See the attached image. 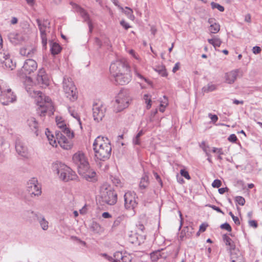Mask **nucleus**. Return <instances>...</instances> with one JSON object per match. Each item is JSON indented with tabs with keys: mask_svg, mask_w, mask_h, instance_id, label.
<instances>
[{
	"mask_svg": "<svg viewBox=\"0 0 262 262\" xmlns=\"http://www.w3.org/2000/svg\"><path fill=\"white\" fill-rule=\"evenodd\" d=\"M208 116L212 121L214 123L216 122L218 120V117L216 115H212L211 114H209Z\"/></svg>",
	"mask_w": 262,
	"mask_h": 262,
	"instance_id": "nucleus-56",
	"label": "nucleus"
},
{
	"mask_svg": "<svg viewBox=\"0 0 262 262\" xmlns=\"http://www.w3.org/2000/svg\"><path fill=\"white\" fill-rule=\"evenodd\" d=\"M83 171V173L79 174L82 175L85 180L90 182H95L97 180L96 173L94 170L88 168Z\"/></svg>",
	"mask_w": 262,
	"mask_h": 262,
	"instance_id": "nucleus-23",
	"label": "nucleus"
},
{
	"mask_svg": "<svg viewBox=\"0 0 262 262\" xmlns=\"http://www.w3.org/2000/svg\"><path fill=\"white\" fill-rule=\"evenodd\" d=\"M211 8L213 9H217L220 12H223L225 10L224 7L223 6H221V5H220L217 3H214V2H211Z\"/></svg>",
	"mask_w": 262,
	"mask_h": 262,
	"instance_id": "nucleus-42",
	"label": "nucleus"
},
{
	"mask_svg": "<svg viewBox=\"0 0 262 262\" xmlns=\"http://www.w3.org/2000/svg\"><path fill=\"white\" fill-rule=\"evenodd\" d=\"M100 194L102 202L108 205H113L117 201V193L107 184H103L100 187Z\"/></svg>",
	"mask_w": 262,
	"mask_h": 262,
	"instance_id": "nucleus-4",
	"label": "nucleus"
},
{
	"mask_svg": "<svg viewBox=\"0 0 262 262\" xmlns=\"http://www.w3.org/2000/svg\"><path fill=\"white\" fill-rule=\"evenodd\" d=\"M27 189L30 195L38 196L41 194V187L37 179L33 178L30 180L27 184Z\"/></svg>",
	"mask_w": 262,
	"mask_h": 262,
	"instance_id": "nucleus-13",
	"label": "nucleus"
},
{
	"mask_svg": "<svg viewBox=\"0 0 262 262\" xmlns=\"http://www.w3.org/2000/svg\"><path fill=\"white\" fill-rule=\"evenodd\" d=\"M220 227L221 229H225L227 231H229V232L231 231V230H232V228H231L230 225L227 223H225L224 224H222L221 225Z\"/></svg>",
	"mask_w": 262,
	"mask_h": 262,
	"instance_id": "nucleus-45",
	"label": "nucleus"
},
{
	"mask_svg": "<svg viewBox=\"0 0 262 262\" xmlns=\"http://www.w3.org/2000/svg\"><path fill=\"white\" fill-rule=\"evenodd\" d=\"M249 225L251 227H253L254 228H257V223L256 221L254 220H250L249 221Z\"/></svg>",
	"mask_w": 262,
	"mask_h": 262,
	"instance_id": "nucleus-59",
	"label": "nucleus"
},
{
	"mask_svg": "<svg viewBox=\"0 0 262 262\" xmlns=\"http://www.w3.org/2000/svg\"><path fill=\"white\" fill-rule=\"evenodd\" d=\"M15 149L20 156L27 157L28 156V148L25 143L19 138H17L15 141Z\"/></svg>",
	"mask_w": 262,
	"mask_h": 262,
	"instance_id": "nucleus-17",
	"label": "nucleus"
},
{
	"mask_svg": "<svg viewBox=\"0 0 262 262\" xmlns=\"http://www.w3.org/2000/svg\"><path fill=\"white\" fill-rule=\"evenodd\" d=\"M148 185V178L147 176L143 177L140 181V183L139 184L140 187L141 188L145 189L147 187Z\"/></svg>",
	"mask_w": 262,
	"mask_h": 262,
	"instance_id": "nucleus-38",
	"label": "nucleus"
},
{
	"mask_svg": "<svg viewBox=\"0 0 262 262\" xmlns=\"http://www.w3.org/2000/svg\"><path fill=\"white\" fill-rule=\"evenodd\" d=\"M123 254L122 252L120 251L116 252L114 254V260H116L117 261H120V260H122V258H123Z\"/></svg>",
	"mask_w": 262,
	"mask_h": 262,
	"instance_id": "nucleus-44",
	"label": "nucleus"
},
{
	"mask_svg": "<svg viewBox=\"0 0 262 262\" xmlns=\"http://www.w3.org/2000/svg\"><path fill=\"white\" fill-rule=\"evenodd\" d=\"M120 9L128 16L129 18L130 19H133L134 18V16L133 14V11L132 9L127 7H126L124 9L122 7H120Z\"/></svg>",
	"mask_w": 262,
	"mask_h": 262,
	"instance_id": "nucleus-37",
	"label": "nucleus"
},
{
	"mask_svg": "<svg viewBox=\"0 0 262 262\" xmlns=\"http://www.w3.org/2000/svg\"><path fill=\"white\" fill-rule=\"evenodd\" d=\"M216 89V85L211 83H208L206 86L203 88V91L205 93H208L213 91Z\"/></svg>",
	"mask_w": 262,
	"mask_h": 262,
	"instance_id": "nucleus-35",
	"label": "nucleus"
},
{
	"mask_svg": "<svg viewBox=\"0 0 262 262\" xmlns=\"http://www.w3.org/2000/svg\"><path fill=\"white\" fill-rule=\"evenodd\" d=\"M2 63L5 65L6 69L10 70H13L16 67L15 63L13 62L12 60L10 58V56L5 58V60Z\"/></svg>",
	"mask_w": 262,
	"mask_h": 262,
	"instance_id": "nucleus-30",
	"label": "nucleus"
},
{
	"mask_svg": "<svg viewBox=\"0 0 262 262\" xmlns=\"http://www.w3.org/2000/svg\"><path fill=\"white\" fill-rule=\"evenodd\" d=\"M207 226H208L207 224H206L205 223L202 224L200 226L199 231L204 232L206 230Z\"/></svg>",
	"mask_w": 262,
	"mask_h": 262,
	"instance_id": "nucleus-60",
	"label": "nucleus"
},
{
	"mask_svg": "<svg viewBox=\"0 0 262 262\" xmlns=\"http://www.w3.org/2000/svg\"><path fill=\"white\" fill-rule=\"evenodd\" d=\"M75 6L76 11L80 14L85 21H87L89 28V32L91 33L93 31V27L92 22L90 20L89 14L85 10L80 6L77 5H75Z\"/></svg>",
	"mask_w": 262,
	"mask_h": 262,
	"instance_id": "nucleus-19",
	"label": "nucleus"
},
{
	"mask_svg": "<svg viewBox=\"0 0 262 262\" xmlns=\"http://www.w3.org/2000/svg\"><path fill=\"white\" fill-rule=\"evenodd\" d=\"M90 228L95 233H100L102 231L101 226L96 222H93L91 223Z\"/></svg>",
	"mask_w": 262,
	"mask_h": 262,
	"instance_id": "nucleus-33",
	"label": "nucleus"
},
{
	"mask_svg": "<svg viewBox=\"0 0 262 262\" xmlns=\"http://www.w3.org/2000/svg\"><path fill=\"white\" fill-rule=\"evenodd\" d=\"M10 56L9 53L4 49H2L0 48V62L2 63L5 58Z\"/></svg>",
	"mask_w": 262,
	"mask_h": 262,
	"instance_id": "nucleus-39",
	"label": "nucleus"
},
{
	"mask_svg": "<svg viewBox=\"0 0 262 262\" xmlns=\"http://www.w3.org/2000/svg\"><path fill=\"white\" fill-rule=\"evenodd\" d=\"M27 125L29 128L36 136L38 135V122L34 117L29 118L27 121Z\"/></svg>",
	"mask_w": 262,
	"mask_h": 262,
	"instance_id": "nucleus-24",
	"label": "nucleus"
},
{
	"mask_svg": "<svg viewBox=\"0 0 262 262\" xmlns=\"http://www.w3.org/2000/svg\"><path fill=\"white\" fill-rule=\"evenodd\" d=\"M20 54L24 56L32 57L36 53V49L31 47H23L20 49Z\"/></svg>",
	"mask_w": 262,
	"mask_h": 262,
	"instance_id": "nucleus-25",
	"label": "nucleus"
},
{
	"mask_svg": "<svg viewBox=\"0 0 262 262\" xmlns=\"http://www.w3.org/2000/svg\"><path fill=\"white\" fill-rule=\"evenodd\" d=\"M96 161H105L110 159L112 152V146L109 139L105 137L98 136L93 144Z\"/></svg>",
	"mask_w": 262,
	"mask_h": 262,
	"instance_id": "nucleus-1",
	"label": "nucleus"
},
{
	"mask_svg": "<svg viewBox=\"0 0 262 262\" xmlns=\"http://www.w3.org/2000/svg\"><path fill=\"white\" fill-rule=\"evenodd\" d=\"M180 173L183 177L185 178L186 179H187V180L190 179V177L188 171L185 170V169H181L180 170Z\"/></svg>",
	"mask_w": 262,
	"mask_h": 262,
	"instance_id": "nucleus-47",
	"label": "nucleus"
},
{
	"mask_svg": "<svg viewBox=\"0 0 262 262\" xmlns=\"http://www.w3.org/2000/svg\"><path fill=\"white\" fill-rule=\"evenodd\" d=\"M8 38L10 41L14 45H17L20 43L23 40L22 35L15 32L9 33Z\"/></svg>",
	"mask_w": 262,
	"mask_h": 262,
	"instance_id": "nucleus-26",
	"label": "nucleus"
},
{
	"mask_svg": "<svg viewBox=\"0 0 262 262\" xmlns=\"http://www.w3.org/2000/svg\"><path fill=\"white\" fill-rule=\"evenodd\" d=\"M239 71L238 69H235L225 73V81L229 84L233 83L237 79Z\"/></svg>",
	"mask_w": 262,
	"mask_h": 262,
	"instance_id": "nucleus-22",
	"label": "nucleus"
},
{
	"mask_svg": "<svg viewBox=\"0 0 262 262\" xmlns=\"http://www.w3.org/2000/svg\"><path fill=\"white\" fill-rule=\"evenodd\" d=\"M62 86L66 96L69 100L74 102L77 100L78 98L77 89L71 78H63Z\"/></svg>",
	"mask_w": 262,
	"mask_h": 262,
	"instance_id": "nucleus-7",
	"label": "nucleus"
},
{
	"mask_svg": "<svg viewBox=\"0 0 262 262\" xmlns=\"http://www.w3.org/2000/svg\"><path fill=\"white\" fill-rule=\"evenodd\" d=\"M208 23L210 25H214V24H216V20L215 18H210L208 19Z\"/></svg>",
	"mask_w": 262,
	"mask_h": 262,
	"instance_id": "nucleus-63",
	"label": "nucleus"
},
{
	"mask_svg": "<svg viewBox=\"0 0 262 262\" xmlns=\"http://www.w3.org/2000/svg\"><path fill=\"white\" fill-rule=\"evenodd\" d=\"M46 135L48 139V140L49 141L50 144L53 147H56L57 143L56 141V137H55L52 134H51V132L48 129H47Z\"/></svg>",
	"mask_w": 262,
	"mask_h": 262,
	"instance_id": "nucleus-32",
	"label": "nucleus"
},
{
	"mask_svg": "<svg viewBox=\"0 0 262 262\" xmlns=\"http://www.w3.org/2000/svg\"><path fill=\"white\" fill-rule=\"evenodd\" d=\"M144 134L142 130H141L133 139V143L134 145H140L141 144L140 137Z\"/></svg>",
	"mask_w": 262,
	"mask_h": 262,
	"instance_id": "nucleus-34",
	"label": "nucleus"
},
{
	"mask_svg": "<svg viewBox=\"0 0 262 262\" xmlns=\"http://www.w3.org/2000/svg\"><path fill=\"white\" fill-rule=\"evenodd\" d=\"M212 152L214 153L217 152V154H219V155H223L222 148H217L216 147H213L212 148Z\"/></svg>",
	"mask_w": 262,
	"mask_h": 262,
	"instance_id": "nucleus-57",
	"label": "nucleus"
},
{
	"mask_svg": "<svg viewBox=\"0 0 262 262\" xmlns=\"http://www.w3.org/2000/svg\"><path fill=\"white\" fill-rule=\"evenodd\" d=\"M124 217L125 216L123 215H120L118 217H117L116 219L114 221L112 227L115 228L119 226L120 224L123 221Z\"/></svg>",
	"mask_w": 262,
	"mask_h": 262,
	"instance_id": "nucleus-41",
	"label": "nucleus"
},
{
	"mask_svg": "<svg viewBox=\"0 0 262 262\" xmlns=\"http://www.w3.org/2000/svg\"><path fill=\"white\" fill-rule=\"evenodd\" d=\"M231 260L232 262H245V259L239 252H231Z\"/></svg>",
	"mask_w": 262,
	"mask_h": 262,
	"instance_id": "nucleus-27",
	"label": "nucleus"
},
{
	"mask_svg": "<svg viewBox=\"0 0 262 262\" xmlns=\"http://www.w3.org/2000/svg\"><path fill=\"white\" fill-rule=\"evenodd\" d=\"M25 213L30 215V217H36L37 221L39 222L41 228L43 230H47L48 229V222L45 220L43 216L35 213L33 211H27Z\"/></svg>",
	"mask_w": 262,
	"mask_h": 262,
	"instance_id": "nucleus-20",
	"label": "nucleus"
},
{
	"mask_svg": "<svg viewBox=\"0 0 262 262\" xmlns=\"http://www.w3.org/2000/svg\"><path fill=\"white\" fill-rule=\"evenodd\" d=\"M56 122L59 130H56L55 135L57 132H60L61 133L66 135L69 139L74 137L73 133L71 132L70 129L67 126L64 121L58 122V118H56Z\"/></svg>",
	"mask_w": 262,
	"mask_h": 262,
	"instance_id": "nucleus-18",
	"label": "nucleus"
},
{
	"mask_svg": "<svg viewBox=\"0 0 262 262\" xmlns=\"http://www.w3.org/2000/svg\"><path fill=\"white\" fill-rule=\"evenodd\" d=\"M110 70L112 76H114L129 71L130 69L126 61L120 60L112 63Z\"/></svg>",
	"mask_w": 262,
	"mask_h": 262,
	"instance_id": "nucleus-9",
	"label": "nucleus"
},
{
	"mask_svg": "<svg viewBox=\"0 0 262 262\" xmlns=\"http://www.w3.org/2000/svg\"><path fill=\"white\" fill-rule=\"evenodd\" d=\"M209 206L211 208L214 210L216 211L217 212L221 213L222 214H224V212L222 211V210L218 207L213 205H209Z\"/></svg>",
	"mask_w": 262,
	"mask_h": 262,
	"instance_id": "nucleus-52",
	"label": "nucleus"
},
{
	"mask_svg": "<svg viewBox=\"0 0 262 262\" xmlns=\"http://www.w3.org/2000/svg\"><path fill=\"white\" fill-rule=\"evenodd\" d=\"M161 258H166V255H164L160 250L155 251L150 254V258L152 262H156Z\"/></svg>",
	"mask_w": 262,
	"mask_h": 262,
	"instance_id": "nucleus-28",
	"label": "nucleus"
},
{
	"mask_svg": "<svg viewBox=\"0 0 262 262\" xmlns=\"http://www.w3.org/2000/svg\"><path fill=\"white\" fill-rule=\"evenodd\" d=\"M200 146L205 153H206V151H208L207 149L209 148L208 145H206L205 142H202Z\"/></svg>",
	"mask_w": 262,
	"mask_h": 262,
	"instance_id": "nucleus-54",
	"label": "nucleus"
},
{
	"mask_svg": "<svg viewBox=\"0 0 262 262\" xmlns=\"http://www.w3.org/2000/svg\"><path fill=\"white\" fill-rule=\"evenodd\" d=\"M16 97L13 94L11 89L8 88L6 83L0 80V102L5 105L15 100Z\"/></svg>",
	"mask_w": 262,
	"mask_h": 262,
	"instance_id": "nucleus-6",
	"label": "nucleus"
},
{
	"mask_svg": "<svg viewBox=\"0 0 262 262\" xmlns=\"http://www.w3.org/2000/svg\"><path fill=\"white\" fill-rule=\"evenodd\" d=\"M92 110L94 119L98 122L101 121L104 116L105 107L101 104L96 103L93 105Z\"/></svg>",
	"mask_w": 262,
	"mask_h": 262,
	"instance_id": "nucleus-14",
	"label": "nucleus"
},
{
	"mask_svg": "<svg viewBox=\"0 0 262 262\" xmlns=\"http://www.w3.org/2000/svg\"><path fill=\"white\" fill-rule=\"evenodd\" d=\"M36 80L38 84H42L45 86H47L49 84V79L43 69H39Z\"/></svg>",
	"mask_w": 262,
	"mask_h": 262,
	"instance_id": "nucleus-21",
	"label": "nucleus"
},
{
	"mask_svg": "<svg viewBox=\"0 0 262 262\" xmlns=\"http://www.w3.org/2000/svg\"><path fill=\"white\" fill-rule=\"evenodd\" d=\"M120 25L125 29V30H127L128 29H129V28H130V25L127 23H126L125 20H122L121 21H120Z\"/></svg>",
	"mask_w": 262,
	"mask_h": 262,
	"instance_id": "nucleus-51",
	"label": "nucleus"
},
{
	"mask_svg": "<svg viewBox=\"0 0 262 262\" xmlns=\"http://www.w3.org/2000/svg\"><path fill=\"white\" fill-rule=\"evenodd\" d=\"M37 68L36 61L32 59H27L18 74L20 76L31 74L34 72Z\"/></svg>",
	"mask_w": 262,
	"mask_h": 262,
	"instance_id": "nucleus-10",
	"label": "nucleus"
},
{
	"mask_svg": "<svg viewBox=\"0 0 262 262\" xmlns=\"http://www.w3.org/2000/svg\"><path fill=\"white\" fill-rule=\"evenodd\" d=\"M228 140L230 142L235 143L237 140V138L235 134H231L228 138Z\"/></svg>",
	"mask_w": 262,
	"mask_h": 262,
	"instance_id": "nucleus-48",
	"label": "nucleus"
},
{
	"mask_svg": "<svg viewBox=\"0 0 262 262\" xmlns=\"http://www.w3.org/2000/svg\"><path fill=\"white\" fill-rule=\"evenodd\" d=\"M132 260L131 257L130 255H123L122 258V262H130Z\"/></svg>",
	"mask_w": 262,
	"mask_h": 262,
	"instance_id": "nucleus-53",
	"label": "nucleus"
},
{
	"mask_svg": "<svg viewBox=\"0 0 262 262\" xmlns=\"http://www.w3.org/2000/svg\"><path fill=\"white\" fill-rule=\"evenodd\" d=\"M209 30L211 33L215 34L219 32L220 30V25L219 23L214 25H210Z\"/></svg>",
	"mask_w": 262,
	"mask_h": 262,
	"instance_id": "nucleus-36",
	"label": "nucleus"
},
{
	"mask_svg": "<svg viewBox=\"0 0 262 262\" xmlns=\"http://www.w3.org/2000/svg\"><path fill=\"white\" fill-rule=\"evenodd\" d=\"M223 238L226 245L229 247L230 250H234L235 245L234 242L226 234L223 235Z\"/></svg>",
	"mask_w": 262,
	"mask_h": 262,
	"instance_id": "nucleus-31",
	"label": "nucleus"
},
{
	"mask_svg": "<svg viewBox=\"0 0 262 262\" xmlns=\"http://www.w3.org/2000/svg\"><path fill=\"white\" fill-rule=\"evenodd\" d=\"M129 53L132 56H133L135 59H136L137 60H139V57L136 55V52H135L134 50H130L129 51Z\"/></svg>",
	"mask_w": 262,
	"mask_h": 262,
	"instance_id": "nucleus-61",
	"label": "nucleus"
},
{
	"mask_svg": "<svg viewBox=\"0 0 262 262\" xmlns=\"http://www.w3.org/2000/svg\"><path fill=\"white\" fill-rule=\"evenodd\" d=\"M36 22L40 33L42 47L46 49L47 44L46 31L47 29L50 28V23L47 20L41 21L39 19L36 20Z\"/></svg>",
	"mask_w": 262,
	"mask_h": 262,
	"instance_id": "nucleus-11",
	"label": "nucleus"
},
{
	"mask_svg": "<svg viewBox=\"0 0 262 262\" xmlns=\"http://www.w3.org/2000/svg\"><path fill=\"white\" fill-rule=\"evenodd\" d=\"M72 161L77 167L79 173H82L84 170H87L89 167L88 159L84 153L78 151L73 156Z\"/></svg>",
	"mask_w": 262,
	"mask_h": 262,
	"instance_id": "nucleus-8",
	"label": "nucleus"
},
{
	"mask_svg": "<svg viewBox=\"0 0 262 262\" xmlns=\"http://www.w3.org/2000/svg\"><path fill=\"white\" fill-rule=\"evenodd\" d=\"M128 92L121 90L115 98L114 106L117 112H119L128 107L130 101Z\"/></svg>",
	"mask_w": 262,
	"mask_h": 262,
	"instance_id": "nucleus-5",
	"label": "nucleus"
},
{
	"mask_svg": "<svg viewBox=\"0 0 262 262\" xmlns=\"http://www.w3.org/2000/svg\"><path fill=\"white\" fill-rule=\"evenodd\" d=\"M124 207L127 210H134L137 206L136 194L134 192L128 191L124 195Z\"/></svg>",
	"mask_w": 262,
	"mask_h": 262,
	"instance_id": "nucleus-12",
	"label": "nucleus"
},
{
	"mask_svg": "<svg viewBox=\"0 0 262 262\" xmlns=\"http://www.w3.org/2000/svg\"><path fill=\"white\" fill-rule=\"evenodd\" d=\"M50 51L53 55H57L60 52L61 48L59 45L56 42L50 41Z\"/></svg>",
	"mask_w": 262,
	"mask_h": 262,
	"instance_id": "nucleus-29",
	"label": "nucleus"
},
{
	"mask_svg": "<svg viewBox=\"0 0 262 262\" xmlns=\"http://www.w3.org/2000/svg\"><path fill=\"white\" fill-rule=\"evenodd\" d=\"M71 115L78 120L81 128H82L81 121L78 114L76 113L73 112L71 113Z\"/></svg>",
	"mask_w": 262,
	"mask_h": 262,
	"instance_id": "nucleus-58",
	"label": "nucleus"
},
{
	"mask_svg": "<svg viewBox=\"0 0 262 262\" xmlns=\"http://www.w3.org/2000/svg\"><path fill=\"white\" fill-rule=\"evenodd\" d=\"M222 184L221 181L219 179L214 180L212 183V186L214 188H219Z\"/></svg>",
	"mask_w": 262,
	"mask_h": 262,
	"instance_id": "nucleus-46",
	"label": "nucleus"
},
{
	"mask_svg": "<svg viewBox=\"0 0 262 262\" xmlns=\"http://www.w3.org/2000/svg\"><path fill=\"white\" fill-rule=\"evenodd\" d=\"M157 71L159 72V73L161 75V76L163 77H165L167 75V72L164 67H161V69L156 70Z\"/></svg>",
	"mask_w": 262,
	"mask_h": 262,
	"instance_id": "nucleus-50",
	"label": "nucleus"
},
{
	"mask_svg": "<svg viewBox=\"0 0 262 262\" xmlns=\"http://www.w3.org/2000/svg\"><path fill=\"white\" fill-rule=\"evenodd\" d=\"M102 216L104 219H108L111 217V215L107 212H104L102 214Z\"/></svg>",
	"mask_w": 262,
	"mask_h": 262,
	"instance_id": "nucleus-64",
	"label": "nucleus"
},
{
	"mask_svg": "<svg viewBox=\"0 0 262 262\" xmlns=\"http://www.w3.org/2000/svg\"><path fill=\"white\" fill-rule=\"evenodd\" d=\"M66 135L57 132L56 134V139L58 140V143L60 146L64 149L68 150L72 148V144L71 141L67 139Z\"/></svg>",
	"mask_w": 262,
	"mask_h": 262,
	"instance_id": "nucleus-15",
	"label": "nucleus"
},
{
	"mask_svg": "<svg viewBox=\"0 0 262 262\" xmlns=\"http://www.w3.org/2000/svg\"><path fill=\"white\" fill-rule=\"evenodd\" d=\"M52 168L56 172L59 178L64 182L73 180L76 178L75 173L69 167L61 162H57L53 163Z\"/></svg>",
	"mask_w": 262,
	"mask_h": 262,
	"instance_id": "nucleus-2",
	"label": "nucleus"
},
{
	"mask_svg": "<svg viewBox=\"0 0 262 262\" xmlns=\"http://www.w3.org/2000/svg\"><path fill=\"white\" fill-rule=\"evenodd\" d=\"M222 42V41L219 38L215 37V40H214L213 47L214 48L219 47L221 45Z\"/></svg>",
	"mask_w": 262,
	"mask_h": 262,
	"instance_id": "nucleus-49",
	"label": "nucleus"
},
{
	"mask_svg": "<svg viewBox=\"0 0 262 262\" xmlns=\"http://www.w3.org/2000/svg\"><path fill=\"white\" fill-rule=\"evenodd\" d=\"M95 43L98 46L99 48H101L102 46L101 40L97 37L95 38Z\"/></svg>",
	"mask_w": 262,
	"mask_h": 262,
	"instance_id": "nucleus-62",
	"label": "nucleus"
},
{
	"mask_svg": "<svg viewBox=\"0 0 262 262\" xmlns=\"http://www.w3.org/2000/svg\"><path fill=\"white\" fill-rule=\"evenodd\" d=\"M39 94L40 100L37 101L39 106L37 110V113L40 116H45L46 113H48L49 115H52L54 112V107L51 98L38 92L37 95Z\"/></svg>",
	"mask_w": 262,
	"mask_h": 262,
	"instance_id": "nucleus-3",
	"label": "nucleus"
},
{
	"mask_svg": "<svg viewBox=\"0 0 262 262\" xmlns=\"http://www.w3.org/2000/svg\"><path fill=\"white\" fill-rule=\"evenodd\" d=\"M143 99L144 100L145 103H146L147 104V108L149 109L151 106V100L150 96L148 94H145L143 96Z\"/></svg>",
	"mask_w": 262,
	"mask_h": 262,
	"instance_id": "nucleus-40",
	"label": "nucleus"
},
{
	"mask_svg": "<svg viewBox=\"0 0 262 262\" xmlns=\"http://www.w3.org/2000/svg\"><path fill=\"white\" fill-rule=\"evenodd\" d=\"M261 48L258 46H255L252 49V52L254 54H257L260 52Z\"/></svg>",
	"mask_w": 262,
	"mask_h": 262,
	"instance_id": "nucleus-55",
	"label": "nucleus"
},
{
	"mask_svg": "<svg viewBox=\"0 0 262 262\" xmlns=\"http://www.w3.org/2000/svg\"><path fill=\"white\" fill-rule=\"evenodd\" d=\"M235 200L237 204L242 206H243L245 203V199L241 196H236Z\"/></svg>",
	"mask_w": 262,
	"mask_h": 262,
	"instance_id": "nucleus-43",
	"label": "nucleus"
},
{
	"mask_svg": "<svg viewBox=\"0 0 262 262\" xmlns=\"http://www.w3.org/2000/svg\"><path fill=\"white\" fill-rule=\"evenodd\" d=\"M116 82L120 85H124L129 83L132 79V76L130 73V70L127 72L121 73L117 75L113 76Z\"/></svg>",
	"mask_w": 262,
	"mask_h": 262,
	"instance_id": "nucleus-16",
	"label": "nucleus"
}]
</instances>
